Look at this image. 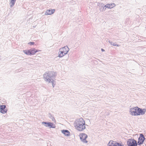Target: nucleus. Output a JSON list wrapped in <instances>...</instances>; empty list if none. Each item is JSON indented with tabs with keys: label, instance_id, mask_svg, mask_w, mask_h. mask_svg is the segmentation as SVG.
<instances>
[{
	"label": "nucleus",
	"instance_id": "12",
	"mask_svg": "<svg viewBox=\"0 0 146 146\" xmlns=\"http://www.w3.org/2000/svg\"><path fill=\"white\" fill-rule=\"evenodd\" d=\"M55 11V10L54 9L47 10L45 13V15H48L52 14L54 13Z\"/></svg>",
	"mask_w": 146,
	"mask_h": 146
},
{
	"label": "nucleus",
	"instance_id": "21",
	"mask_svg": "<svg viewBox=\"0 0 146 146\" xmlns=\"http://www.w3.org/2000/svg\"><path fill=\"white\" fill-rule=\"evenodd\" d=\"M28 44H29L30 45H34L35 44V42H30L28 43Z\"/></svg>",
	"mask_w": 146,
	"mask_h": 146
},
{
	"label": "nucleus",
	"instance_id": "24",
	"mask_svg": "<svg viewBox=\"0 0 146 146\" xmlns=\"http://www.w3.org/2000/svg\"><path fill=\"white\" fill-rule=\"evenodd\" d=\"M101 51L102 52H104V51H105V50L103 49V48H102L101 49Z\"/></svg>",
	"mask_w": 146,
	"mask_h": 146
},
{
	"label": "nucleus",
	"instance_id": "1",
	"mask_svg": "<svg viewBox=\"0 0 146 146\" xmlns=\"http://www.w3.org/2000/svg\"><path fill=\"white\" fill-rule=\"evenodd\" d=\"M57 75V73L53 71L46 72L43 75L44 80L49 83H52L53 87L55 86L56 82L55 81Z\"/></svg>",
	"mask_w": 146,
	"mask_h": 146
},
{
	"label": "nucleus",
	"instance_id": "6",
	"mask_svg": "<svg viewBox=\"0 0 146 146\" xmlns=\"http://www.w3.org/2000/svg\"><path fill=\"white\" fill-rule=\"evenodd\" d=\"M108 146H124V145L122 143H120L113 141H110L108 144Z\"/></svg>",
	"mask_w": 146,
	"mask_h": 146
},
{
	"label": "nucleus",
	"instance_id": "15",
	"mask_svg": "<svg viewBox=\"0 0 146 146\" xmlns=\"http://www.w3.org/2000/svg\"><path fill=\"white\" fill-rule=\"evenodd\" d=\"M16 0H10L9 5L11 8L13 7L14 5Z\"/></svg>",
	"mask_w": 146,
	"mask_h": 146
},
{
	"label": "nucleus",
	"instance_id": "14",
	"mask_svg": "<svg viewBox=\"0 0 146 146\" xmlns=\"http://www.w3.org/2000/svg\"><path fill=\"white\" fill-rule=\"evenodd\" d=\"M66 54L63 52L62 50H60V49H59V52L58 53V57L59 58H61L63 57Z\"/></svg>",
	"mask_w": 146,
	"mask_h": 146
},
{
	"label": "nucleus",
	"instance_id": "3",
	"mask_svg": "<svg viewBox=\"0 0 146 146\" xmlns=\"http://www.w3.org/2000/svg\"><path fill=\"white\" fill-rule=\"evenodd\" d=\"M74 125L76 129L79 131H82L86 129L85 121L82 118L76 119Z\"/></svg>",
	"mask_w": 146,
	"mask_h": 146
},
{
	"label": "nucleus",
	"instance_id": "20",
	"mask_svg": "<svg viewBox=\"0 0 146 146\" xmlns=\"http://www.w3.org/2000/svg\"><path fill=\"white\" fill-rule=\"evenodd\" d=\"M48 116L50 117V119H52V118H53L54 116H53L52 115V114L50 113H48Z\"/></svg>",
	"mask_w": 146,
	"mask_h": 146
},
{
	"label": "nucleus",
	"instance_id": "19",
	"mask_svg": "<svg viewBox=\"0 0 146 146\" xmlns=\"http://www.w3.org/2000/svg\"><path fill=\"white\" fill-rule=\"evenodd\" d=\"M105 7L109 9H111L112 8V7H111L110 4H108L106 5V6Z\"/></svg>",
	"mask_w": 146,
	"mask_h": 146
},
{
	"label": "nucleus",
	"instance_id": "5",
	"mask_svg": "<svg viewBox=\"0 0 146 146\" xmlns=\"http://www.w3.org/2000/svg\"><path fill=\"white\" fill-rule=\"evenodd\" d=\"M138 107L136 106L130 109L129 112L132 115L138 116L137 114Z\"/></svg>",
	"mask_w": 146,
	"mask_h": 146
},
{
	"label": "nucleus",
	"instance_id": "8",
	"mask_svg": "<svg viewBox=\"0 0 146 146\" xmlns=\"http://www.w3.org/2000/svg\"><path fill=\"white\" fill-rule=\"evenodd\" d=\"M80 139L83 143H86L88 142V141L86 140L88 137L86 134L84 133H81L80 135Z\"/></svg>",
	"mask_w": 146,
	"mask_h": 146
},
{
	"label": "nucleus",
	"instance_id": "2",
	"mask_svg": "<svg viewBox=\"0 0 146 146\" xmlns=\"http://www.w3.org/2000/svg\"><path fill=\"white\" fill-rule=\"evenodd\" d=\"M145 139V138L142 133L140 134L137 142L134 139H128L127 143V146H137V145L141 146L142 144Z\"/></svg>",
	"mask_w": 146,
	"mask_h": 146
},
{
	"label": "nucleus",
	"instance_id": "23",
	"mask_svg": "<svg viewBox=\"0 0 146 146\" xmlns=\"http://www.w3.org/2000/svg\"><path fill=\"white\" fill-rule=\"evenodd\" d=\"M52 119V121H55V119L54 117H53V118H52V119Z\"/></svg>",
	"mask_w": 146,
	"mask_h": 146
},
{
	"label": "nucleus",
	"instance_id": "13",
	"mask_svg": "<svg viewBox=\"0 0 146 146\" xmlns=\"http://www.w3.org/2000/svg\"><path fill=\"white\" fill-rule=\"evenodd\" d=\"M61 132L66 136H69L70 135V132L67 130L63 129L61 131Z\"/></svg>",
	"mask_w": 146,
	"mask_h": 146
},
{
	"label": "nucleus",
	"instance_id": "17",
	"mask_svg": "<svg viewBox=\"0 0 146 146\" xmlns=\"http://www.w3.org/2000/svg\"><path fill=\"white\" fill-rule=\"evenodd\" d=\"M104 5L102 3H98V5L99 7V8H103Z\"/></svg>",
	"mask_w": 146,
	"mask_h": 146
},
{
	"label": "nucleus",
	"instance_id": "9",
	"mask_svg": "<svg viewBox=\"0 0 146 146\" xmlns=\"http://www.w3.org/2000/svg\"><path fill=\"white\" fill-rule=\"evenodd\" d=\"M137 110L138 116L140 115H143L145 114V113L146 111V109H142L138 107Z\"/></svg>",
	"mask_w": 146,
	"mask_h": 146
},
{
	"label": "nucleus",
	"instance_id": "7",
	"mask_svg": "<svg viewBox=\"0 0 146 146\" xmlns=\"http://www.w3.org/2000/svg\"><path fill=\"white\" fill-rule=\"evenodd\" d=\"M42 124H43L45 127H48L50 128H55L56 127L55 125L53 123L46 122L43 121L42 122Z\"/></svg>",
	"mask_w": 146,
	"mask_h": 146
},
{
	"label": "nucleus",
	"instance_id": "11",
	"mask_svg": "<svg viewBox=\"0 0 146 146\" xmlns=\"http://www.w3.org/2000/svg\"><path fill=\"white\" fill-rule=\"evenodd\" d=\"M60 50H62L66 54H67L69 50V49L67 46L60 48Z\"/></svg>",
	"mask_w": 146,
	"mask_h": 146
},
{
	"label": "nucleus",
	"instance_id": "10",
	"mask_svg": "<svg viewBox=\"0 0 146 146\" xmlns=\"http://www.w3.org/2000/svg\"><path fill=\"white\" fill-rule=\"evenodd\" d=\"M7 110L6 106L5 105H0V112L3 114H4L7 112Z\"/></svg>",
	"mask_w": 146,
	"mask_h": 146
},
{
	"label": "nucleus",
	"instance_id": "16",
	"mask_svg": "<svg viewBox=\"0 0 146 146\" xmlns=\"http://www.w3.org/2000/svg\"><path fill=\"white\" fill-rule=\"evenodd\" d=\"M108 42L112 45L113 46H119V44H116L115 43L113 42H112L110 40L108 41Z\"/></svg>",
	"mask_w": 146,
	"mask_h": 146
},
{
	"label": "nucleus",
	"instance_id": "22",
	"mask_svg": "<svg viewBox=\"0 0 146 146\" xmlns=\"http://www.w3.org/2000/svg\"><path fill=\"white\" fill-rule=\"evenodd\" d=\"M111 7H112V8L115 6V5L114 3L110 4Z\"/></svg>",
	"mask_w": 146,
	"mask_h": 146
},
{
	"label": "nucleus",
	"instance_id": "4",
	"mask_svg": "<svg viewBox=\"0 0 146 146\" xmlns=\"http://www.w3.org/2000/svg\"><path fill=\"white\" fill-rule=\"evenodd\" d=\"M40 51L35 48H32L30 49L24 50L23 51L24 53L27 55H33L36 52Z\"/></svg>",
	"mask_w": 146,
	"mask_h": 146
},
{
	"label": "nucleus",
	"instance_id": "18",
	"mask_svg": "<svg viewBox=\"0 0 146 146\" xmlns=\"http://www.w3.org/2000/svg\"><path fill=\"white\" fill-rule=\"evenodd\" d=\"M105 6L106 5H104L103 8H99L100 10L101 11H105L106 10V8H107V7H105Z\"/></svg>",
	"mask_w": 146,
	"mask_h": 146
}]
</instances>
